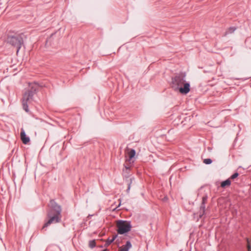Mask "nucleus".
I'll return each instance as SVG.
<instances>
[{
	"mask_svg": "<svg viewBox=\"0 0 251 251\" xmlns=\"http://www.w3.org/2000/svg\"><path fill=\"white\" fill-rule=\"evenodd\" d=\"M43 86L40 85L37 82H34L29 85V89L27 90L23 95L22 99V105L23 109L26 111H28V103L33 100V96L36 94L39 87H42Z\"/></svg>",
	"mask_w": 251,
	"mask_h": 251,
	"instance_id": "nucleus-1",
	"label": "nucleus"
},
{
	"mask_svg": "<svg viewBox=\"0 0 251 251\" xmlns=\"http://www.w3.org/2000/svg\"><path fill=\"white\" fill-rule=\"evenodd\" d=\"M172 86L183 94H187L190 91V84L185 81L184 75H179L173 78Z\"/></svg>",
	"mask_w": 251,
	"mask_h": 251,
	"instance_id": "nucleus-2",
	"label": "nucleus"
},
{
	"mask_svg": "<svg viewBox=\"0 0 251 251\" xmlns=\"http://www.w3.org/2000/svg\"><path fill=\"white\" fill-rule=\"evenodd\" d=\"M7 42L11 46L17 48V54L24 44L23 38L20 35H8L7 38Z\"/></svg>",
	"mask_w": 251,
	"mask_h": 251,
	"instance_id": "nucleus-3",
	"label": "nucleus"
},
{
	"mask_svg": "<svg viewBox=\"0 0 251 251\" xmlns=\"http://www.w3.org/2000/svg\"><path fill=\"white\" fill-rule=\"evenodd\" d=\"M117 232L120 234H123L131 230V225L129 222L120 220L117 222Z\"/></svg>",
	"mask_w": 251,
	"mask_h": 251,
	"instance_id": "nucleus-4",
	"label": "nucleus"
},
{
	"mask_svg": "<svg viewBox=\"0 0 251 251\" xmlns=\"http://www.w3.org/2000/svg\"><path fill=\"white\" fill-rule=\"evenodd\" d=\"M47 216L49 219L44 224L42 229H45L52 224H56L60 222L61 221V215L52 214V213L50 212V213H47Z\"/></svg>",
	"mask_w": 251,
	"mask_h": 251,
	"instance_id": "nucleus-5",
	"label": "nucleus"
},
{
	"mask_svg": "<svg viewBox=\"0 0 251 251\" xmlns=\"http://www.w3.org/2000/svg\"><path fill=\"white\" fill-rule=\"evenodd\" d=\"M49 209L47 213L51 212L52 214L61 215L62 208L61 206L59 205L54 200H50L48 204Z\"/></svg>",
	"mask_w": 251,
	"mask_h": 251,
	"instance_id": "nucleus-6",
	"label": "nucleus"
},
{
	"mask_svg": "<svg viewBox=\"0 0 251 251\" xmlns=\"http://www.w3.org/2000/svg\"><path fill=\"white\" fill-rule=\"evenodd\" d=\"M136 151L134 149H126V161L129 164L133 163L134 161Z\"/></svg>",
	"mask_w": 251,
	"mask_h": 251,
	"instance_id": "nucleus-7",
	"label": "nucleus"
},
{
	"mask_svg": "<svg viewBox=\"0 0 251 251\" xmlns=\"http://www.w3.org/2000/svg\"><path fill=\"white\" fill-rule=\"evenodd\" d=\"M21 139L24 144H27L30 141L29 137L26 136L25 132L23 128L21 129Z\"/></svg>",
	"mask_w": 251,
	"mask_h": 251,
	"instance_id": "nucleus-8",
	"label": "nucleus"
},
{
	"mask_svg": "<svg viewBox=\"0 0 251 251\" xmlns=\"http://www.w3.org/2000/svg\"><path fill=\"white\" fill-rule=\"evenodd\" d=\"M132 247V245L130 241H128L126 242V245L119 248V251H128Z\"/></svg>",
	"mask_w": 251,
	"mask_h": 251,
	"instance_id": "nucleus-9",
	"label": "nucleus"
},
{
	"mask_svg": "<svg viewBox=\"0 0 251 251\" xmlns=\"http://www.w3.org/2000/svg\"><path fill=\"white\" fill-rule=\"evenodd\" d=\"M207 200V196H205L202 197V201L201 205V210H202L203 213L204 212L205 209V203L206 202V201Z\"/></svg>",
	"mask_w": 251,
	"mask_h": 251,
	"instance_id": "nucleus-10",
	"label": "nucleus"
},
{
	"mask_svg": "<svg viewBox=\"0 0 251 251\" xmlns=\"http://www.w3.org/2000/svg\"><path fill=\"white\" fill-rule=\"evenodd\" d=\"M230 180L229 179H226L221 183V186L222 187L224 188L226 186H229L230 185Z\"/></svg>",
	"mask_w": 251,
	"mask_h": 251,
	"instance_id": "nucleus-11",
	"label": "nucleus"
},
{
	"mask_svg": "<svg viewBox=\"0 0 251 251\" xmlns=\"http://www.w3.org/2000/svg\"><path fill=\"white\" fill-rule=\"evenodd\" d=\"M236 30V28L234 27H229L226 32V34L232 33Z\"/></svg>",
	"mask_w": 251,
	"mask_h": 251,
	"instance_id": "nucleus-12",
	"label": "nucleus"
},
{
	"mask_svg": "<svg viewBox=\"0 0 251 251\" xmlns=\"http://www.w3.org/2000/svg\"><path fill=\"white\" fill-rule=\"evenodd\" d=\"M117 237V235H115L113 236L111 239L109 238L107 240V243L108 244H111L114 241V240Z\"/></svg>",
	"mask_w": 251,
	"mask_h": 251,
	"instance_id": "nucleus-13",
	"label": "nucleus"
},
{
	"mask_svg": "<svg viewBox=\"0 0 251 251\" xmlns=\"http://www.w3.org/2000/svg\"><path fill=\"white\" fill-rule=\"evenodd\" d=\"M203 162L205 164H210L212 163V160L210 158H207V159H205L204 160H203Z\"/></svg>",
	"mask_w": 251,
	"mask_h": 251,
	"instance_id": "nucleus-14",
	"label": "nucleus"
},
{
	"mask_svg": "<svg viewBox=\"0 0 251 251\" xmlns=\"http://www.w3.org/2000/svg\"><path fill=\"white\" fill-rule=\"evenodd\" d=\"M89 245L90 248L91 249H93L94 248V239L90 241Z\"/></svg>",
	"mask_w": 251,
	"mask_h": 251,
	"instance_id": "nucleus-15",
	"label": "nucleus"
},
{
	"mask_svg": "<svg viewBox=\"0 0 251 251\" xmlns=\"http://www.w3.org/2000/svg\"><path fill=\"white\" fill-rule=\"evenodd\" d=\"M134 179V178H131L130 179V182L128 184V188L127 189V192H129V190H130V187H131V184L132 183V180Z\"/></svg>",
	"mask_w": 251,
	"mask_h": 251,
	"instance_id": "nucleus-16",
	"label": "nucleus"
},
{
	"mask_svg": "<svg viewBox=\"0 0 251 251\" xmlns=\"http://www.w3.org/2000/svg\"><path fill=\"white\" fill-rule=\"evenodd\" d=\"M238 174L237 173H234L233 175H232L230 178L232 179L235 178L236 177H237L238 176Z\"/></svg>",
	"mask_w": 251,
	"mask_h": 251,
	"instance_id": "nucleus-17",
	"label": "nucleus"
},
{
	"mask_svg": "<svg viewBox=\"0 0 251 251\" xmlns=\"http://www.w3.org/2000/svg\"><path fill=\"white\" fill-rule=\"evenodd\" d=\"M248 251H251V243L248 241Z\"/></svg>",
	"mask_w": 251,
	"mask_h": 251,
	"instance_id": "nucleus-18",
	"label": "nucleus"
},
{
	"mask_svg": "<svg viewBox=\"0 0 251 251\" xmlns=\"http://www.w3.org/2000/svg\"><path fill=\"white\" fill-rule=\"evenodd\" d=\"M125 168H126V169H129V168H130V167H129V166L127 167V166H125Z\"/></svg>",
	"mask_w": 251,
	"mask_h": 251,
	"instance_id": "nucleus-19",
	"label": "nucleus"
}]
</instances>
